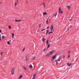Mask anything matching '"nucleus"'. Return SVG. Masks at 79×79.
Instances as JSON below:
<instances>
[{
  "instance_id": "obj_1",
  "label": "nucleus",
  "mask_w": 79,
  "mask_h": 79,
  "mask_svg": "<svg viewBox=\"0 0 79 79\" xmlns=\"http://www.w3.org/2000/svg\"><path fill=\"white\" fill-rule=\"evenodd\" d=\"M55 52V50H52V51H51L48 54H46V56H50L51 55L54 54Z\"/></svg>"
},
{
  "instance_id": "obj_2",
  "label": "nucleus",
  "mask_w": 79,
  "mask_h": 79,
  "mask_svg": "<svg viewBox=\"0 0 79 79\" xmlns=\"http://www.w3.org/2000/svg\"><path fill=\"white\" fill-rule=\"evenodd\" d=\"M56 55L55 56H54L52 58H51V61H54V60H55V59L56 58Z\"/></svg>"
},
{
  "instance_id": "obj_3",
  "label": "nucleus",
  "mask_w": 79,
  "mask_h": 79,
  "mask_svg": "<svg viewBox=\"0 0 79 79\" xmlns=\"http://www.w3.org/2000/svg\"><path fill=\"white\" fill-rule=\"evenodd\" d=\"M61 58L60 57L57 60L55 61L56 62V64H58V62H57V61H60L61 60Z\"/></svg>"
},
{
  "instance_id": "obj_4",
  "label": "nucleus",
  "mask_w": 79,
  "mask_h": 79,
  "mask_svg": "<svg viewBox=\"0 0 79 79\" xmlns=\"http://www.w3.org/2000/svg\"><path fill=\"white\" fill-rule=\"evenodd\" d=\"M36 77V74L35 73L34 74H33V77H32V79H35Z\"/></svg>"
},
{
  "instance_id": "obj_5",
  "label": "nucleus",
  "mask_w": 79,
  "mask_h": 79,
  "mask_svg": "<svg viewBox=\"0 0 79 79\" xmlns=\"http://www.w3.org/2000/svg\"><path fill=\"white\" fill-rule=\"evenodd\" d=\"M67 8V9L68 10H71V6H66Z\"/></svg>"
},
{
  "instance_id": "obj_6",
  "label": "nucleus",
  "mask_w": 79,
  "mask_h": 79,
  "mask_svg": "<svg viewBox=\"0 0 79 79\" xmlns=\"http://www.w3.org/2000/svg\"><path fill=\"white\" fill-rule=\"evenodd\" d=\"M14 70H15V69H14L13 68L12 69V71H11V73H12V75H13V74H14Z\"/></svg>"
},
{
  "instance_id": "obj_7",
  "label": "nucleus",
  "mask_w": 79,
  "mask_h": 79,
  "mask_svg": "<svg viewBox=\"0 0 79 79\" xmlns=\"http://www.w3.org/2000/svg\"><path fill=\"white\" fill-rule=\"evenodd\" d=\"M50 29H51V31H52L53 30V26L52 25Z\"/></svg>"
},
{
  "instance_id": "obj_8",
  "label": "nucleus",
  "mask_w": 79,
  "mask_h": 79,
  "mask_svg": "<svg viewBox=\"0 0 79 79\" xmlns=\"http://www.w3.org/2000/svg\"><path fill=\"white\" fill-rule=\"evenodd\" d=\"M15 22H20V21H21V19H20L19 20H15Z\"/></svg>"
},
{
  "instance_id": "obj_9",
  "label": "nucleus",
  "mask_w": 79,
  "mask_h": 79,
  "mask_svg": "<svg viewBox=\"0 0 79 79\" xmlns=\"http://www.w3.org/2000/svg\"><path fill=\"white\" fill-rule=\"evenodd\" d=\"M29 68H30V69H32L33 68L32 67V65H31L29 66Z\"/></svg>"
},
{
  "instance_id": "obj_10",
  "label": "nucleus",
  "mask_w": 79,
  "mask_h": 79,
  "mask_svg": "<svg viewBox=\"0 0 79 79\" xmlns=\"http://www.w3.org/2000/svg\"><path fill=\"white\" fill-rule=\"evenodd\" d=\"M60 13H61V7H60L59 8V13L60 14Z\"/></svg>"
},
{
  "instance_id": "obj_11",
  "label": "nucleus",
  "mask_w": 79,
  "mask_h": 79,
  "mask_svg": "<svg viewBox=\"0 0 79 79\" xmlns=\"http://www.w3.org/2000/svg\"><path fill=\"white\" fill-rule=\"evenodd\" d=\"M43 14V15H47V13L45 12H44Z\"/></svg>"
},
{
  "instance_id": "obj_12",
  "label": "nucleus",
  "mask_w": 79,
  "mask_h": 79,
  "mask_svg": "<svg viewBox=\"0 0 79 79\" xmlns=\"http://www.w3.org/2000/svg\"><path fill=\"white\" fill-rule=\"evenodd\" d=\"M46 35H47V34H48V30L46 31Z\"/></svg>"
},
{
  "instance_id": "obj_13",
  "label": "nucleus",
  "mask_w": 79,
  "mask_h": 79,
  "mask_svg": "<svg viewBox=\"0 0 79 79\" xmlns=\"http://www.w3.org/2000/svg\"><path fill=\"white\" fill-rule=\"evenodd\" d=\"M67 65H68V66H70L71 65V64L68 63H67Z\"/></svg>"
},
{
  "instance_id": "obj_14",
  "label": "nucleus",
  "mask_w": 79,
  "mask_h": 79,
  "mask_svg": "<svg viewBox=\"0 0 79 79\" xmlns=\"http://www.w3.org/2000/svg\"><path fill=\"white\" fill-rule=\"evenodd\" d=\"M43 5L44 8H45V7H46V6H45V3H44Z\"/></svg>"
},
{
  "instance_id": "obj_15",
  "label": "nucleus",
  "mask_w": 79,
  "mask_h": 79,
  "mask_svg": "<svg viewBox=\"0 0 79 79\" xmlns=\"http://www.w3.org/2000/svg\"><path fill=\"white\" fill-rule=\"evenodd\" d=\"M11 34L12 35V38H13V37L14 36V35L15 34L13 33H12Z\"/></svg>"
},
{
  "instance_id": "obj_16",
  "label": "nucleus",
  "mask_w": 79,
  "mask_h": 79,
  "mask_svg": "<svg viewBox=\"0 0 79 79\" xmlns=\"http://www.w3.org/2000/svg\"><path fill=\"white\" fill-rule=\"evenodd\" d=\"M42 40L43 42H44V41H45V38H43V40Z\"/></svg>"
},
{
  "instance_id": "obj_17",
  "label": "nucleus",
  "mask_w": 79,
  "mask_h": 79,
  "mask_svg": "<svg viewBox=\"0 0 79 79\" xmlns=\"http://www.w3.org/2000/svg\"><path fill=\"white\" fill-rule=\"evenodd\" d=\"M48 40H47V41H46V44L47 45H48Z\"/></svg>"
},
{
  "instance_id": "obj_18",
  "label": "nucleus",
  "mask_w": 79,
  "mask_h": 79,
  "mask_svg": "<svg viewBox=\"0 0 79 79\" xmlns=\"http://www.w3.org/2000/svg\"><path fill=\"white\" fill-rule=\"evenodd\" d=\"M22 77H23V75H21V76H20V77H19V79H21Z\"/></svg>"
},
{
  "instance_id": "obj_19",
  "label": "nucleus",
  "mask_w": 79,
  "mask_h": 79,
  "mask_svg": "<svg viewBox=\"0 0 79 79\" xmlns=\"http://www.w3.org/2000/svg\"><path fill=\"white\" fill-rule=\"evenodd\" d=\"M53 33V32L52 31H50L49 32V33H48V34H52Z\"/></svg>"
},
{
  "instance_id": "obj_20",
  "label": "nucleus",
  "mask_w": 79,
  "mask_h": 79,
  "mask_svg": "<svg viewBox=\"0 0 79 79\" xmlns=\"http://www.w3.org/2000/svg\"><path fill=\"white\" fill-rule=\"evenodd\" d=\"M48 19L46 21V23L48 24Z\"/></svg>"
},
{
  "instance_id": "obj_21",
  "label": "nucleus",
  "mask_w": 79,
  "mask_h": 79,
  "mask_svg": "<svg viewBox=\"0 0 79 79\" xmlns=\"http://www.w3.org/2000/svg\"><path fill=\"white\" fill-rule=\"evenodd\" d=\"M5 36L3 35V36H2V39H4V38H5Z\"/></svg>"
},
{
  "instance_id": "obj_22",
  "label": "nucleus",
  "mask_w": 79,
  "mask_h": 79,
  "mask_svg": "<svg viewBox=\"0 0 79 79\" xmlns=\"http://www.w3.org/2000/svg\"><path fill=\"white\" fill-rule=\"evenodd\" d=\"M7 42V43L8 44H9L10 45H11V44H10V42L8 41Z\"/></svg>"
},
{
  "instance_id": "obj_23",
  "label": "nucleus",
  "mask_w": 79,
  "mask_h": 79,
  "mask_svg": "<svg viewBox=\"0 0 79 79\" xmlns=\"http://www.w3.org/2000/svg\"><path fill=\"white\" fill-rule=\"evenodd\" d=\"M45 50H48V48H45L44 50V51H45Z\"/></svg>"
},
{
  "instance_id": "obj_24",
  "label": "nucleus",
  "mask_w": 79,
  "mask_h": 79,
  "mask_svg": "<svg viewBox=\"0 0 79 79\" xmlns=\"http://www.w3.org/2000/svg\"><path fill=\"white\" fill-rule=\"evenodd\" d=\"M11 26L9 25V29H11Z\"/></svg>"
},
{
  "instance_id": "obj_25",
  "label": "nucleus",
  "mask_w": 79,
  "mask_h": 79,
  "mask_svg": "<svg viewBox=\"0 0 79 79\" xmlns=\"http://www.w3.org/2000/svg\"><path fill=\"white\" fill-rule=\"evenodd\" d=\"M26 60H27V61H28V58H27V57H26Z\"/></svg>"
},
{
  "instance_id": "obj_26",
  "label": "nucleus",
  "mask_w": 79,
  "mask_h": 79,
  "mask_svg": "<svg viewBox=\"0 0 79 79\" xmlns=\"http://www.w3.org/2000/svg\"><path fill=\"white\" fill-rule=\"evenodd\" d=\"M44 30H45V29H42L41 30V31H44Z\"/></svg>"
},
{
  "instance_id": "obj_27",
  "label": "nucleus",
  "mask_w": 79,
  "mask_h": 79,
  "mask_svg": "<svg viewBox=\"0 0 79 79\" xmlns=\"http://www.w3.org/2000/svg\"><path fill=\"white\" fill-rule=\"evenodd\" d=\"M50 47V44H48V48H49Z\"/></svg>"
},
{
  "instance_id": "obj_28",
  "label": "nucleus",
  "mask_w": 79,
  "mask_h": 79,
  "mask_svg": "<svg viewBox=\"0 0 79 79\" xmlns=\"http://www.w3.org/2000/svg\"><path fill=\"white\" fill-rule=\"evenodd\" d=\"M3 52H1V55H2V54H3Z\"/></svg>"
},
{
  "instance_id": "obj_29",
  "label": "nucleus",
  "mask_w": 79,
  "mask_h": 79,
  "mask_svg": "<svg viewBox=\"0 0 79 79\" xmlns=\"http://www.w3.org/2000/svg\"><path fill=\"white\" fill-rule=\"evenodd\" d=\"M71 27H72V26H71L70 27H69V29H71Z\"/></svg>"
},
{
  "instance_id": "obj_30",
  "label": "nucleus",
  "mask_w": 79,
  "mask_h": 79,
  "mask_svg": "<svg viewBox=\"0 0 79 79\" xmlns=\"http://www.w3.org/2000/svg\"><path fill=\"white\" fill-rule=\"evenodd\" d=\"M69 57H70V56L69 55L68 56V59H69Z\"/></svg>"
},
{
  "instance_id": "obj_31",
  "label": "nucleus",
  "mask_w": 79,
  "mask_h": 79,
  "mask_svg": "<svg viewBox=\"0 0 79 79\" xmlns=\"http://www.w3.org/2000/svg\"><path fill=\"white\" fill-rule=\"evenodd\" d=\"M24 68L25 70H26V69H26V67H24Z\"/></svg>"
},
{
  "instance_id": "obj_32",
  "label": "nucleus",
  "mask_w": 79,
  "mask_h": 79,
  "mask_svg": "<svg viewBox=\"0 0 79 79\" xmlns=\"http://www.w3.org/2000/svg\"><path fill=\"white\" fill-rule=\"evenodd\" d=\"M41 27V24L39 25V27Z\"/></svg>"
},
{
  "instance_id": "obj_33",
  "label": "nucleus",
  "mask_w": 79,
  "mask_h": 79,
  "mask_svg": "<svg viewBox=\"0 0 79 79\" xmlns=\"http://www.w3.org/2000/svg\"><path fill=\"white\" fill-rule=\"evenodd\" d=\"M35 57H33V60H34V59H35Z\"/></svg>"
},
{
  "instance_id": "obj_34",
  "label": "nucleus",
  "mask_w": 79,
  "mask_h": 79,
  "mask_svg": "<svg viewBox=\"0 0 79 79\" xmlns=\"http://www.w3.org/2000/svg\"><path fill=\"white\" fill-rule=\"evenodd\" d=\"M60 13H61V14H62L63 13V11H61Z\"/></svg>"
},
{
  "instance_id": "obj_35",
  "label": "nucleus",
  "mask_w": 79,
  "mask_h": 79,
  "mask_svg": "<svg viewBox=\"0 0 79 79\" xmlns=\"http://www.w3.org/2000/svg\"><path fill=\"white\" fill-rule=\"evenodd\" d=\"M50 27L48 26V27L47 28V29H48V28H49Z\"/></svg>"
},
{
  "instance_id": "obj_36",
  "label": "nucleus",
  "mask_w": 79,
  "mask_h": 79,
  "mask_svg": "<svg viewBox=\"0 0 79 79\" xmlns=\"http://www.w3.org/2000/svg\"><path fill=\"white\" fill-rule=\"evenodd\" d=\"M17 4V3L16 2L15 3V6H16Z\"/></svg>"
},
{
  "instance_id": "obj_37",
  "label": "nucleus",
  "mask_w": 79,
  "mask_h": 79,
  "mask_svg": "<svg viewBox=\"0 0 79 79\" xmlns=\"http://www.w3.org/2000/svg\"><path fill=\"white\" fill-rule=\"evenodd\" d=\"M0 40H2V39L1 38V37H0Z\"/></svg>"
},
{
  "instance_id": "obj_38",
  "label": "nucleus",
  "mask_w": 79,
  "mask_h": 79,
  "mask_svg": "<svg viewBox=\"0 0 79 79\" xmlns=\"http://www.w3.org/2000/svg\"><path fill=\"white\" fill-rule=\"evenodd\" d=\"M24 50H25V48H24L23 50V51H24Z\"/></svg>"
},
{
  "instance_id": "obj_39",
  "label": "nucleus",
  "mask_w": 79,
  "mask_h": 79,
  "mask_svg": "<svg viewBox=\"0 0 79 79\" xmlns=\"http://www.w3.org/2000/svg\"><path fill=\"white\" fill-rule=\"evenodd\" d=\"M56 15H57V14H56V15H55V18H56Z\"/></svg>"
},
{
  "instance_id": "obj_40",
  "label": "nucleus",
  "mask_w": 79,
  "mask_h": 79,
  "mask_svg": "<svg viewBox=\"0 0 79 79\" xmlns=\"http://www.w3.org/2000/svg\"><path fill=\"white\" fill-rule=\"evenodd\" d=\"M0 32H2V30H0Z\"/></svg>"
},
{
  "instance_id": "obj_41",
  "label": "nucleus",
  "mask_w": 79,
  "mask_h": 79,
  "mask_svg": "<svg viewBox=\"0 0 79 79\" xmlns=\"http://www.w3.org/2000/svg\"><path fill=\"white\" fill-rule=\"evenodd\" d=\"M0 37H1V35L0 34Z\"/></svg>"
},
{
  "instance_id": "obj_42",
  "label": "nucleus",
  "mask_w": 79,
  "mask_h": 79,
  "mask_svg": "<svg viewBox=\"0 0 79 79\" xmlns=\"http://www.w3.org/2000/svg\"><path fill=\"white\" fill-rule=\"evenodd\" d=\"M27 3V1H26Z\"/></svg>"
},
{
  "instance_id": "obj_43",
  "label": "nucleus",
  "mask_w": 79,
  "mask_h": 79,
  "mask_svg": "<svg viewBox=\"0 0 79 79\" xmlns=\"http://www.w3.org/2000/svg\"><path fill=\"white\" fill-rule=\"evenodd\" d=\"M17 2H18V0H17Z\"/></svg>"
},
{
  "instance_id": "obj_44",
  "label": "nucleus",
  "mask_w": 79,
  "mask_h": 79,
  "mask_svg": "<svg viewBox=\"0 0 79 79\" xmlns=\"http://www.w3.org/2000/svg\"><path fill=\"white\" fill-rule=\"evenodd\" d=\"M70 52V51H69V53Z\"/></svg>"
},
{
  "instance_id": "obj_45",
  "label": "nucleus",
  "mask_w": 79,
  "mask_h": 79,
  "mask_svg": "<svg viewBox=\"0 0 79 79\" xmlns=\"http://www.w3.org/2000/svg\"><path fill=\"white\" fill-rule=\"evenodd\" d=\"M2 3H0V4H1Z\"/></svg>"
},
{
  "instance_id": "obj_46",
  "label": "nucleus",
  "mask_w": 79,
  "mask_h": 79,
  "mask_svg": "<svg viewBox=\"0 0 79 79\" xmlns=\"http://www.w3.org/2000/svg\"><path fill=\"white\" fill-rule=\"evenodd\" d=\"M69 30V29H68V31Z\"/></svg>"
},
{
  "instance_id": "obj_47",
  "label": "nucleus",
  "mask_w": 79,
  "mask_h": 79,
  "mask_svg": "<svg viewBox=\"0 0 79 79\" xmlns=\"http://www.w3.org/2000/svg\"><path fill=\"white\" fill-rule=\"evenodd\" d=\"M10 42H11V40H10Z\"/></svg>"
}]
</instances>
